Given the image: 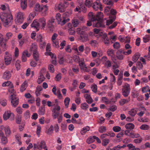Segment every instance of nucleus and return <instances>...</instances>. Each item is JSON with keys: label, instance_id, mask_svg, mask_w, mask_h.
I'll return each mask as SVG.
<instances>
[{"label": "nucleus", "instance_id": "nucleus-35", "mask_svg": "<svg viewBox=\"0 0 150 150\" xmlns=\"http://www.w3.org/2000/svg\"><path fill=\"white\" fill-rule=\"evenodd\" d=\"M33 57L35 59L36 61H38L39 59V55L38 51L35 52H33Z\"/></svg>", "mask_w": 150, "mask_h": 150}, {"label": "nucleus", "instance_id": "nucleus-3", "mask_svg": "<svg viewBox=\"0 0 150 150\" xmlns=\"http://www.w3.org/2000/svg\"><path fill=\"white\" fill-rule=\"evenodd\" d=\"M76 32L80 35L79 39L83 42H85L89 40L88 38V35L83 30H82L80 28L77 29Z\"/></svg>", "mask_w": 150, "mask_h": 150}, {"label": "nucleus", "instance_id": "nucleus-26", "mask_svg": "<svg viewBox=\"0 0 150 150\" xmlns=\"http://www.w3.org/2000/svg\"><path fill=\"white\" fill-rule=\"evenodd\" d=\"M38 22L40 25H41L42 28H45L46 25V20L44 18H41L39 19Z\"/></svg>", "mask_w": 150, "mask_h": 150}, {"label": "nucleus", "instance_id": "nucleus-30", "mask_svg": "<svg viewBox=\"0 0 150 150\" xmlns=\"http://www.w3.org/2000/svg\"><path fill=\"white\" fill-rule=\"evenodd\" d=\"M90 129V127L88 126H86L83 127L82 129L80 131L81 134L82 135L84 134L87 132L89 131Z\"/></svg>", "mask_w": 150, "mask_h": 150}, {"label": "nucleus", "instance_id": "nucleus-14", "mask_svg": "<svg viewBox=\"0 0 150 150\" xmlns=\"http://www.w3.org/2000/svg\"><path fill=\"white\" fill-rule=\"evenodd\" d=\"M54 9L56 11H58L61 12H62L64 11V4L62 3H59L58 4L55 5Z\"/></svg>", "mask_w": 150, "mask_h": 150}, {"label": "nucleus", "instance_id": "nucleus-18", "mask_svg": "<svg viewBox=\"0 0 150 150\" xmlns=\"http://www.w3.org/2000/svg\"><path fill=\"white\" fill-rule=\"evenodd\" d=\"M0 47L3 51L5 50L6 47V42L4 40L3 35L1 34H0Z\"/></svg>", "mask_w": 150, "mask_h": 150}, {"label": "nucleus", "instance_id": "nucleus-28", "mask_svg": "<svg viewBox=\"0 0 150 150\" xmlns=\"http://www.w3.org/2000/svg\"><path fill=\"white\" fill-rule=\"evenodd\" d=\"M134 125L130 122L126 124L125 125V128L127 129L132 130L134 128Z\"/></svg>", "mask_w": 150, "mask_h": 150}, {"label": "nucleus", "instance_id": "nucleus-44", "mask_svg": "<svg viewBox=\"0 0 150 150\" xmlns=\"http://www.w3.org/2000/svg\"><path fill=\"white\" fill-rule=\"evenodd\" d=\"M106 4L108 5V6L106 8V10H107V9L108 8L109 9H110L111 8V7L113 6V3L111 0H108Z\"/></svg>", "mask_w": 150, "mask_h": 150}, {"label": "nucleus", "instance_id": "nucleus-61", "mask_svg": "<svg viewBox=\"0 0 150 150\" xmlns=\"http://www.w3.org/2000/svg\"><path fill=\"white\" fill-rule=\"evenodd\" d=\"M126 146L125 145H123L122 146L118 145L116 147H115L113 148L112 150H119L120 149L124 148L126 147Z\"/></svg>", "mask_w": 150, "mask_h": 150}, {"label": "nucleus", "instance_id": "nucleus-37", "mask_svg": "<svg viewBox=\"0 0 150 150\" xmlns=\"http://www.w3.org/2000/svg\"><path fill=\"white\" fill-rule=\"evenodd\" d=\"M70 101V99L69 97H67L64 99V102L66 108H68V107Z\"/></svg>", "mask_w": 150, "mask_h": 150}, {"label": "nucleus", "instance_id": "nucleus-62", "mask_svg": "<svg viewBox=\"0 0 150 150\" xmlns=\"http://www.w3.org/2000/svg\"><path fill=\"white\" fill-rule=\"evenodd\" d=\"M110 81L112 82H114V83H115L116 81V79L115 76L112 73H110Z\"/></svg>", "mask_w": 150, "mask_h": 150}, {"label": "nucleus", "instance_id": "nucleus-40", "mask_svg": "<svg viewBox=\"0 0 150 150\" xmlns=\"http://www.w3.org/2000/svg\"><path fill=\"white\" fill-rule=\"evenodd\" d=\"M90 44L92 47H97L98 44V42L95 40H91L90 41Z\"/></svg>", "mask_w": 150, "mask_h": 150}, {"label": "nucleus", "instance_id": "nucleus-12", "mask_svg": "<svg viewBox=\"0 0 150 150\" xmlns=\"http://www.w3.org/2000/svg\"><path fill=\"white\" fill-rule=\"evenodd\" d=\"M5 55L4 57V61L6 65L9 64L12 60V57L11 55L8 52H5Z\"/></svg>", "mask_w": 150, "mask_h": 150}, {"label": "nucleus", "instance_id": "nucleus-48", "mask_svg": "<svg viewBox=\"0 0 150 150\" xmlns=\"http://www.w3.org/2000/svg\"><path fill=\"white\" fill-rule=\"evenodd\" d=\"M71 13V11H69V12L66 11L62 15V16L65 18H69L68 17Z\"/></svg>", "mask_w": 150, "mask_h": 150}, {"label": "nucleus", "instance_id": "nucleus-41", "mask_svg": "<svg viewBox=\"0 0 150 150\" xmlns=\"http://www.w3.org/2000/svg\"><path fill=\"white\" fill-rule=\"evenodd\" d=\"M36 41L37 42H42L43 40V38L42 35L41 34H39L37 35L36 37Z\"/></svg>", "mask_w": 150, "mask_h": 150}, {"label": "nucleus", "instance_id": "nucleus-36", "mask_svg": "<svg viewBox=\"0 0 150 150\" xmlns=\"http://www.w3.org/2000/svg\"><path fill=\"white\" fill-rule=\"evenodd\" d=\"M139 57L140 55L139 53H135L132 57V60L135 62L138 60Z\"/></svg>", "mask_w": 150, "mask_h": 150}, {"label": "nucleus", "instance_id": "nucleus-17", "mask_svg": "<svg viewBox=\"0 0 150 150\" xmlns=\"http://www.w3.org/2000/svg\"><path fill=\"white\" fill-rule=\"evenodd\" d=\"M32 28H33L37 31H38L40 29V25L38 21L34 20L31 25Z\"/></svg>", "mask_w": 150, "mask_h": 150}, {"label": "nucleus", "instance_id": "nucleus-16", "mask_svg": "<svg viewBox=\"0 0 150 150\" xmlns=\"http://www.w3.org/2000/svg\"><path fill=\"white\" fill-rule=\"evenodd\" d=\"M79 65L81 69L84 72H88L89 70L88 69L85 65L83 61L79 62Z\"/></svg>", "mask_w": 150, "mask_h": 150}, {"label": "nucleus", "instance_id": "nucleus-21", "mask_svg": "<svg viewBox=\"0 0 150 150\" xmlns=\"http://www.w3.org/2000/svg\"><path fill=\"white\" fill-rule=\"evenodd\" d=\"M38 46L35 43L32 44L30 47L29 50L31 52H35L37 51Z\"/></svg>", "mask_w": 150, "mask_h": 150}, {"label": "nucleus", "instance_id": "nucleus-45", "mask_svg": "<svg viewBox=\"0 0 150 150\" xmlns=\"http://www.w3.org/2000/svg\"><path fill=\"white\" fill-rule=\"evenodd\" d=\"M50 57L52 59L51 61L52 63L54 65H56L57 63L56 57V56L52 54V55L50 56Z\"/></svg>", "mask_w": 150, "mask_h": 150}, {"label": "nucleus", "instance_id": "nucleus-11", "mask_svg": "<svg viewBox=\"0 0 150 150\" xmlns=\"http://www.w3.org/2000/svg\"><path fill=\"white\" fill-rule=\"evenodd\" d=\"M92 26L93 27H103L104 26V25L103 24L101 20L96 19L92 21Z\"/></svg>", "mask_w": 150, "mask_h": 150}, {"label": "nucleus", "instance_id": "nucleus-6", "mask_svg": "<svg viewBox=\"0 0 150 150\" xmlns=\"http://www.w3.org/2000/svg\"><path fill=\"white\" fill-rule=\"evenodd\" d=\"M24 18V15L23 13L20 12H18L16 15L15 22L18 24H20L23 23Z\"/></svg>", "mask_w": 150, "mask_h": 150}, {"label": "nucleus", "instance_id": "nucleus-60", "mask_svg": "<svg viewBox=\"0 0 150 150\" xmlns=\"http://www.w3.org/2000/svg\"><path fill=\"white\" fill-rule=\"evenodd\" d=\"M72 23L74 26L75 27H76L79 25V22L78 20L75 19L72 21Z\"/></svg>", "mask_w": 150, "mask_h": 150}, {"label": "nucleus", "instance_id": "nucleus-33", "mask_svg": "<svg viewBox=\"0 0 150 150\" xmlns=\"http://www.w3.org/2000/svg\"><path fill=\"white\" fill-rule=\"evenodd\" d=\"M103 14L100 12H98L96 15V19L101 20L103 18Z\"/></svg>", "mask_w": 150, "mask_h": 150}, {"label": "nucleus", "instance_id": "nucleus-54", "mask_svg": "<svg viewBox=\"0 0 150 150\" xmlns=\"http://www.w3.org/2000/svg\"><path fill=\"white\" fill-rule=\"evenodd\" d=\"M24 117L26 119H27L30 118V113L29 110H27L24 113Z\"/></svg>", "mask_w": 150, "mask_h": 150}, {"label": "nucleus", "instance_id": "nucleus-58", "mask_svg": "<svg viewBox=\"0 0 150 150\" xmlns=\"http://www.w3.org/2000/svg\"><path fill=\"white\" fill-rule=\"evenodd\" d=\"M140 128L141 129L144 130H146L148 129L149 128V126L147 125H142Z\"/></svg>", "mask_w": 150, "mask_h": 150}, {"label": "nucleus", "instance_id": "nucleus-38", "mask_svg": "<svg viewBox=\"0 0 150 150\" xmlns=\"http://www.w3.org/2000/svg\"><path fill=\"white\" fill-rule=\"evenodd\" d=\"M88 16L89 19L91 20V21L96 19V15H94L92 12H89L88 14Z\"/></svg>", "mask_w": 150, "mask_h": 150}, {"label": "nucleus", "instance_id": "nucleus-47", "mask_svg": "<svg viewBox=\"0 0 150 150\" xmlns=\"http://www.w3.org/2000/svg\"><path fill=\"white\" fill-rule=\"evenodd\" d=\"M102 100L103 102L105 103L106 104H109L111 103V101H110L107 98L105 97H103L102 98Z\"/></svg>", "mask_w": 150, "mask_h": 150}, {"label": "nucleus", "instance_id": "nucleus-20", "mask_svg": "<svg viewBox=\"0 0 150 150\" xmlns=\"http://www.w3.org/2000/svg\"><path fill=\"white\" fill-rule=\"evenodd\" d=\"M137 108H133L130 109L128 111V114L131 117H133L137 114Z\"/></svg>", "mask_w": 150, "mask_h": 150}, {"label": "nucleus", "instance_id": "nucleus-2", "mask_svg": "<svg viewBox=\"0 0 150 150\" xmlns=\"http://www.w3.org/2000/svg\"><path fill=\"white\" fill-rule=\"evenodd\" d=\"M4 129L5 134L6 136L9 135L11 133V131L9 126L4 127L3 125L0 126V140L1 141H7L8 140L7 138L5 136L2 130Z\"/></svg>", "mask_w": 150, "mask_h": 150}, {"label": "nucleus", "instance_id": "nucleus-31", "mask_svg": "<svg viewBox=\"0 0 150 150\" xmlns=\"http://www.w3.org/2000/svg\"><path fill=\"white\" fill-rule=\"evenodd\" d=\"M52 111V116L54 119H56L59 115V111H56L55 110H53Z\"/></svg>", "mask_w": 150, "mask_h": 150}, {"label": "nucleus", "instance_id": "nucleus-1", "mask_svg": "<svg viewBox=\"0 0 150 150\" xmlns=\"http://www.w3.org/2000/svg\"><path fill=\"white\" fill-rule=\"evenodd\" d=\"M0 18L3 25L5 27H7L9 25L11 21L13 19V16L11 14L5 13L4 12L0 13Z\"/></svg>", "mask_w": 150, "mask_h": 150}, {"label": "nucleus", "instance_id": "nucleus-27", "mask_svg": "<svg viewBox=\"0 0 150 150\" xmlns=\"http://www.w3.org/2000/svg\"><path fill=\"white\" fill-rule=\"evenodd\" d=\"M130 100V98H128L127 99H121L120 100L119 103L120 105H123L125 104L128 103L129 102Z\"/></svg>", "mask_w": 150, "mask_h": 150}, {"label": "nucleus", "instance_id": "nucleus-55", "mask_svg": "<svg viewBox=\"0 0 150 150\" xmlns=\"http://www.w3.org/2000/svg\"><path fill=\"white\" fill-rule=\"evenodd\" d=\"M149 87L148 86H144L142 88V91L143 93L149 91Z\"/></svg>", "mask_w": 150, "mask_h": 150}, {"label": "nucleus", "instance_id": "nucleus-53", "mask_svg": "<svg viewBox=\"0 0 150 150\" xmlns=\"http://www.w3.org/2000/svg\"><path fill=\"white\" fill-rule=\"evenodd\" d=\"M106 130V127L103 126H101L98 129L99 132L101 133L105 132Z\"/></svg>", "mask_w": 150, "mask_h": 150}, {"label": "nucleus", "instance_id": "nucleus-57", "mask_svg": "<svg viewBox=\"0 0 150 150\" xmlns=\"http://www.w3.org/2000/svg\"><path fill=\"white\" fill-rule=\"evenodd\" d=\"M107 54L108 56L111 57L114 54V50L112 49H109L107 51Z\"/></svg>", "mask_w": 150, "mask_h": 150}, {"label": "nucleus", "instance_id": "nucleus-7", "mask_svg": "<svg viewBox=\"0 0 150 150\" xmlns=\"http://www.w3.org/2000/svg\"><path fill=\"white\" fill-rule=\"evenodd\" d=\"M122 89V94L124 96L127 97L129 95L130 90L129 85L128 84H125L123 86Z\"/></svg>", "mask_w": 150, "mask_h": 150}, {"label": "nucleus", "instance_id": "nucleus-59", "mask_svg": "<svg viewBox=\"0 0 150 150\" xmlns=\"http://www.w3.org/2000/svg\"><path fill=\"white\" fill-rule=\"evenodd\" d=\"M91 88L93 92L96 93L97 91V86L95 84H92L91 86Z\"/></svg>", "mask_w": 150, "mask_h": 150}, {"label": "nucleus", "instance_id": "nucleus-43", "mask_svg": "<svg viewBox=\"0 0 150 150\" xmlns=\"http://www.w3.org/2000/svg\"><path fill=\"white\" fill-rule=\"evenodd\" d=\"M45 112V109L44 107H41L39 108L38 113L40 115H44Z\"/></svg>", "mask_w": 150, "mask_h": 150}, {"label": "nucleus", "instance_id": "nucleus-15", "mask_svg": "<svg viewBox=\"0 0 150 150\" xmlns=\"http://www.w3.org/2000/svg\"><path fill=\"white\" fill-rule=\"evenodd\" d=\"M30 56V54L29 53L27 50H25L23 53L21 57L22 61L23 62H25L27 59V57H29Z\"/></svg>", "mask_w": 150, "mask_h": 150}, {"label": "nucleus", "instance_id": "nucleus-8", "mask_svg": "<svg viewBox=\"0 0 150 150\" xmlns=\"http://www.w3.org/2000/svg\"><path fill=\"white\" fill-rule=\"evenodd\" d=\"M10 117L11 120H13L14 119V115L10 110L6 111L3 115V119L6 120Z\"/></svg>", "mask_w": 150, "mask_h": 150}, {"label": "nucleus", "instance_id": "nucleus-13", "mask_svg": "<svg viewBox=\"0 0 150 150\" xmlns=\"http://www.w3.org/2000/svg\"><path fill=\"white\" fill-rule=\"evenodd\" d=\"M93 7L96 11L99 8L100 11L102 10V7L101 3L98 0H97L93 4Z\"/></svg>", "mask_w": 150, "mask_h": 150}, {"label": "nucleus", "instance_id": "nucleus-25", "mask_svg": "<svg viewBox=\"0 0 150 150\" xmlns=\"http://www.w3.org/2000/svg\"><path fill=\"white\" fill-rule=\"evenodd\" d=\"M11 76V74L10 72L8 71H6L4 73L3 78L5 79H8L10 78Z\"/></svg>", "mask_w": 150, "mask_h": 150}, {"label": "nucleus", "instance_id": "nucleus-64", "mask_svg": "<svg viewBox=\"0 0 150 150\" xmlns=\"http://www.w3.org/2000/svg\"><path fill=\"white\" fill-rule=\"evenodd\" d=\"M121 129V127L118 126H114L113 128V130L115 132H118L120 131Z\"/></svg>", "mask_w": 150, "mask_h": 150}, {"label": "nucleus", "instance_id": "nucleus-23", "mask_svg": "<svg viewBox=\"0 0 150 150\" xmlns=\"http://www.w3.org/2000/svg\"><path fill=\"white\" fill-rule=\"evenodd\" d=\"M42 6H41L39 4L37 3L35 5L34 8L37 12H41L42 11Z\"/></svg>", "mask_w": 150, "mask_h": 150}, {"label": "nucleus", "instance_id": "nucleus-42", "mask_svg": "<svg viewBox=\"0 0 150 150\" xmlns=\"http://www.w3.org/2000/svg\"><path fill=\"white\" fill-rule=\"evenodd\" d=\"M80 107L81 109L85 110L88 108V105L86 103H81V104Z\"/></svg>", "mask_w": 150, "mask_h": 150}, {"label": "nucleus", "instance_id": "nucleus-4", "mask_svg": "<svg viewBox=\"0 0 150 150\" xmlns=\"http://www.w3.org/2000/svg\"><path fill=\"white\" fill-rule=\"evenodd\" d=\"M11 105L14 108L16 107L18 104L19 100L16 97L15 92L11 93L9 96Z\"/></svg>", "mask_w": 150, "mask_h": 150}, {"label": "nucleus", "instance_id": "nucleus-49", "mask_svg": "<svg viewBox=\"0 0 150 150\" xmlns=\"http://www.w3.org/2000/svg\"><path fill=\"white\" fill-rule=\"evenodd\" d=\"M143 40L144 42H148L150 40V35H146L143 38Z\"/></svg>", "mask_w": 150, "mask_h": 150}, {"label": "nucleus", "instance_id": "nucleus-29", "mask_svg": "<svg viewBox=\"0 0 150 150\" xmlns=\"http://www.w3.org/2000/svg\"><path fill=\"white\" fill-rule=\"evenodd\" d=\"M28 86V84L27 81H25L24 83L22 84L20 90L21 91L23 92L25 91Z\"/></svg>", "mask_w": 150, "mask_h": 150}, {"label": "nucleus", "instance_id": "nucleus-39", "mask_svg": "<svg viewBox=\"0 0 150 150\" xmlns=\"http://www.w3.org/2000/svg\"><path fill=\"white\" fill-rule=\"evenodd\" d=\"M92 0H86L85 4V5L88 7H91L93 4Z\"/></svg>", "mask_w": 150, "mask_h": 150}, {"label": "nucleus", "instance_id": "nucleus-63", "mask_svg": "<svg viewBox=\"0 0 150 150\" xmlns=\"http://www.w3.org/2000/svg\"><path fill=\"white\" fill-rule=\"evenodd\" d=\"M16 110L17 112L19 114H21L23 112L22 108L20 107H18L16 108Z\"/></svg>", "mask_w": 150, "mask_h": 150}, {"label": "nucleus", "instance_id": "nucleus-34", "mask_svg": "<svg viewBox=\"0 0 150 150\" xmlns=\"http://www.w3.org/2000/svg\"><path fill=\"white\" fill-rule=\"evenodd\" d=\"M52 45L54 47L56 48H58L59 46V42L58 40L52 41Z\"/></svg>", "mask_w": 150, "mask_h": 150}, {"label": "nucleus", "instance_id": "nucleus-50", "mask_svg": "<svg viewBox=\"0 0 150 150\" xmlns=\"http://www.w3.org/2000/svg\"><path fill=\"white\" fill-rule=\"evenodd\" d=\"M42 87L41 86H38L36 88L35 94L37 96L40 95V92L42 90Z\"/></svg>", "mask_w": 150, "mask_h": 150}, {"label": "nucleus", "instance_id": "nucleus-10", "mask_svg": "<svg viewBox=\"0 0 150 150\" xmlns=\"http://www.w3.org/2000/svg\"><path fill=\"white\" fill-rule=\"evenodd\" d=\"M2 86L3 87L7 86L9 88L8 89V91L10 93L14 92L13 85L10 81H7L4 83L2 84Z\"/></svg>", "mask_w": 150, "mask_h": 150}, {"label": "nucleus", "instance_id": "nucleus-52", "mask_svg": "<svg viewBox=\"0 0 150 150\" xmlns=\"http://www.w3.org/2000/svg\"><path fill=\"white\" fill-rule=\"evenodd\" d=\"M44 80V77L43 75H40L38 78L37 82L38 84H40L43 82Z\"/></svg>", "mask_w": 150, "mask_h": 150}, {"label": "nucleus", "instance_id": "nucleus-24", "mask_svg": "<svg viewBox=\"0 0 150 150\" xmlns=\"http://www.w3.org/2000/svg\"><path fill=\"white\" fill-rule=\"evenodd\" d=\"M27 0H20L21 6V8L24 10L27 6Z\"/></svg>", "mask_w": 150, "mask_h": 150}, {"label": "nucleus", "instance_id": "nucleus-32", "mask_svg": "<svg viewBox=\"0 0 150 150\" xmlns=\"http://www.w3.org/2000/svg\"><path fill=\"white\" fill-rule=\"evenodd\" d=\"M54 131V127L52 125H51L50 128L46 131V133L49 134H52Z\"/></svg>", "mask_w": 150, "mask_h": 150}, {"label": "nucleus", "instance_id": "nucleus-56", "mask_svg": "<svg viewBox=\"0 0 150 150\" xmlns=\"http://www.w3.org/2000/svg\"><path fill=\"white\" fill-rule=\"evenodd\" d=\"M20 62L19 60H17L15 63V66L17 70H19L21 68Z\"/></svg>", "mask_w": 150, "mask_h": 150}, {"label": "nucleus", "instance_id": "nucleus-46", "mask_svg": "<svg viewBox=\"0 0 150 150\" xmlns=\"http://www.w3.org/2000/svg\"><path fill=\"white\" fill-rule=\"evenodd\" d=\"M96 140V141H100L99 138L95 136H91L89 137L87 139V141H91V140Z\"/></svg>", "mask_w": 150, "mask_h": 150}, {"label": "nucleus", "instance_id": "nucleus-9", "mask_svg": "<svg viewBox=\"0 0 150 150\" xmlns=\"http://www.w3.org/2000/svg\"><path fill=\"white\" fill-rule=\"evenodd\" d=\"M46 147L45 143L44 141H39L37 143L34 144V148L39 150H42V148H44L45 150H47V149L45 148Z\"/></svg>", "mask_w": 150, "mask_h": 150}, {"label": "nucleus", "instance_id": "nucleus-5", "mask_svg": "<svg viewBox=\"0 0 150 150\" xmlns=\"http://www.w3.org/2000/svg\"><path fill=\"white\" fill-rule=\"evenodd\" d=\"M56 18L58 24L61 25H64L70 20L69 18H66L62 16H61V14L59 13H57L56 14Z\"/></svg>", "mask_w": 150, "mask_h": 150}, {"label": "nucleus", "instance_id": "nucleus-19", "mask_svg": "<svg viewBox=\"0 0 150 150\" xmlns=\"http://www.w3.org/2000/svg\"><path fill=\"white\" fill-rule=\"evenodd\" d=\"M123 54V51L122 50H118L116 53V57L118 59L122 60L124 58Z\"/></svg>", "mask_w": 150, "mask_h": 150}, {"label": "nucleus", "instance_id": "nucleus-22", "mask_svg": "<svg viewBox=\"0 0 150 150\" xmlns=\"http://www.w3.org/2000/svg\"><path fill=\"white\" fill-rule=\"evenodd\" d=\"M51 46L50 44H47L46 46V52L45 53V55H50L51 56L53 54L50 52Z\"/></svg>", "mask_w": 150, "mask_h": 150}, {"label": "nucleus", "instance_id": "nucleus-51", "mask_svg": "<svg viewBox=\"0 0 150 150\" xmlns=\"http://www.w3.org/2000/svg\"><path fill=\"white\" fill-rule=\"evenodd\" d=\"M13 34L11 32H8L6 33L5 36V39L7 40L10 39L12 36Z\"/></svg>", "mask_w": 150, "mask_h": 150}]
</instances>
